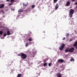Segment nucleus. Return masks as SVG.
<instances>
[{
    "label": "nucleus",
    "mask_w": 77,
    "mask_h": 77,
    "mask_svg": "<svg viewBox=\"0 0 77 77\" xmlns=\"http://www.w3.org/2000/svg\"><path fill=\"white\" fill-rule=\"evenodd\" d=\"M21 58L22 59H26V58H27V54H25L21 53Z\"/></svg>",
    "instance_id": "1"
},
{
    "label": "nucleus",
    "mask_w": 77,
    "mask_h": 77,
    "mask_svg": "<svg viewBox=\"0 0 77 77\" xmlns=\"http://www.w3.org/2000/svg\"><path fill=\"white\" fill-rule=\"evenodd\" d=\"M74 10H72V9H70L69 14L70 17H72V15L74 14Z\"/></svg>",
    "instance_id": "2"
},
{
    "label": "nucleus",
    "mask_w": 77,
    "mask_h": 77,
    "mask_svg": "<svg viewBox=\"0 0 77 77\" xmlns=\"http://www.w3.org/2000/svg\"><path fill=\"white\" fill-rule=\"evenodd\" d=\"M65 44L63 43L60 46L59 49L60 51H62L64 47H65Z\"/></svg>",
    "instance_id": "3"
},
{
    "label": "nucleus",
    "mask_w": 77,
    "mask_h": 77,
    "mask_svg": "<svg viewBox=\"0 0 77 77\" xmlns=\"http://www.w3.org/2000/svg\"><path fill=\"white\" fill-rule=\"evenodd\" d=\"M74 48H70L69 49V52L70 53H72V52H74Z\"/></svg>",
    "instance_id": "4"
},
{
    "label": "nucleus",
    "mask_w": 77,
    "mask_h": 77,
    "mask_svg": "<svg viewBox=\"0 0 77 77\" xmlns=\"http://www.w3.org/2000/svg\"><path fill=\"white\" fill-rule=\"evenodd\" d=\"M58 62H60V63H63V62H64V60L62 59H60L58 60Z\"/></svg>",
    "instance_id": "5"
},
{
    "label": "nucleus",
    "mask_w": 77,
    "mask_h": 77,
    "mask_svg": "<svg viewBox=\"0 0 77 77\" xmlns=\"http://www.w3.org/2000/svg\"><path fill=\"white\" fill-rule=\"evenodd\" d=\"M59 8V4L57 3L56 4L55 6V9H56V10H57V9H58Z\"/></svg>",
    "instance_id": "6"
},
{
    "label": "nucleus",
    "mask_w": 77,
    "mask_h": 77,
    "mask_svg": "<svg viewBox=\"0 0 77 77\" xmlns=\"http://www.w3.org/2000/svg\"><path fill=\"white\" fill-rule=\"evenodd\" d=\"M73 47H75L76 49H77V41L73 45Z\"/></svg>",
    "instance_id": "7"
},
{
    "label": "nucleus",
    "mask_w": 77,
    "mask_h": 77,
    "mask_svg": "<svg viewBox=\"0 0 77 77\" xmlns=\"http://www.w3.org/2000/svg\"><path fill=\"white\" fill-rule=\"evenodd\" d=\"M69 5H70V2L68 1L67 2L66 5V6H69Z\"/></svg>",
    "instance_id": "8"
},
{
    "label": "nucleus",
    "mask_w": 77,
    "mask_h": 77,
    "mask_svg": "<svg viewBox=\"0 0 77 77\" xmlns=\"http://www.w3.org/2000/svg\"><path fill=\"white\" fill-rule=\"evenodd\" d=\"M4 7H5V5H4V4H2L0 5V8H3Z\"/></svg>",
    "instance_id": "9"
},
{
    "label": "nucleus",
    "mask_w": 77,
    "mask_h": 77,
    "mask_svg": "<svg viewBox=\"0 0 77 77\" xmlns=\"http://www.w3.org/2000/svg\"><path fill=\"white\" fill-rule=\"evenodd\" d=\"M65 52L66 53H68V52H69V48H67L65 50Z\"/></svg>",
    "instance_id": "10"
},
{
    "label": "nucleus",
    "mask_w": 77,
    "mask_h": 77,
    "mask_svg": "<svg viewBox=\"0 0 77 77\" xmlns=\"http://www.w3.org/2000/svg\"><path fill=\"white\" fill-rule=\"evenodd\" d=\"M7 35H11V33H10V32L9 30H8L7 32Z\"/></svg>",
    "instance_id": "11"
},
{
    "label": "nucleus",
    "mask_w": 77,
    "mask_h": 77,
    "mask_svg": "<svg viewBox=\"0 0 77 77\" xmlns=\"http://www.w3.org/2000/svg\"><path fill=\"white\" fill-rule=\"evenodd\" d=\"M23 11V10L22 9H21L18 10V12L20 13V12H21Z\"/></svg>",
    "instance_id": "12"
},
{
    "label": "nucleus",
    "mask_w": 77,
    "mask_h": 77,
    "mask_svg": "<svg viewBox=\"0 0 77 77\" xmlns=\"http://www.w3.org/2000/svg\"><path fill=\"white\" fill-rule=\"evenodd\" d=\"M21 75H22L21 74H18L17 75V77H21Z\"/></svg>",
    "instance_id": "13"
},
{
    "label": "nucleus",
    "mask_w": 77,
    "mask_h": 77,
    "mask_svg": "<svg viewBox=\"0 0 77 77\" xmlns=\"http://www.w3.org/2000/svg\"><path fill=\"white\" fill-rule=\"evenodd\" d=\"M35 7V5H32L31 6V8L32 9H33Z\"/></svg>",
    "instance_id": "14"
},
{
    "label": "nucleus",
    "mask_w": 77,
    "mask_h": 77,
    "mask_svg": "<svg viewBox=\"0 0 77 77\" xmlns=\"http://www.w3.org/2000/svg\"><path fill=\"white\" fill-rule=\"evenodd\" d=\"M3 32L2 31H0V35H2L3 34Z\"/></svg>",
    "instance_id": "15"
},
{
    "label": "nucleus",
    "mask_w": 77,
    "mask_h": 77,
    "mask_svg": "<svg viewBox=\"0 0 77 77\" xmlns=\"http://www.w3.org/2000/svg\"><path fill=\"white\" fill-rule=\"evenodd\" d=\"M57 2V0H54V3H56Z\"/></svg>",
    "instance_id": "16"
},
{
    "label": "nucleus",
    "mask_w": 77,
    "mask_h": 77,
    "mask_svg": "<svg viewBox=\"0 0 77 77\" xmlns=\"http://www.w3.org/2000/svg\"><path fill=\"white\" fill-rule=\"evenodd\" d=\"M29 41H32V38H29Z\"/></svg>",
    "instance_id": "17"
},
{
    "label": "nucleus",
    "mask_w": 77,
    "mask_h": 77,
    "mask_svg": "<svg viewBox=\"0 0 77 77\" xmlns=\"http://www.w3.org/2000/svg\"><path fill=\"white\" fill-rule=\"evenodd\" d=\"M47 63H45L44 64V66H47Z\"/></svg>",
    "instance_id": "18"
},
{
    "label": "nucleus",
    "mask_w": 77,
    "mask_h": 77,
    "mask_svg": "<svg viewBox=\"0 0 77 77\" xmlns=\"http://www.w3.org/2000/svg\"><path fill=\"white\" fill-rule=\"evenodd\" d=\"M6 35H7V34H6V33H4V34L3 36H4V37H5V36H6Z\"/></svg>",
    "instance_id": "19"
},
{
    "label": "nucleus",
    "mask_w": 77,
    "mask_h": 77,
    "mask_svg": "<svg viewBox=\"0 0 77 77\" xmlns=\"http://www.w3.org/2000/svg\"><path fill=\"white\" fill-rule=\"evenodd\" d=\"M28 45H29V43H26V47H27V46H28Z\"/></svg>",
    "instance_id": "20"
},
{
    "label": "nucleus",
    "mask_w": 77,
    "mask_h": 77,
    "mask_svg": "<svg viewBox=\"0 0 77 77\" xmlns=\"http://www.w3.org/2000/svg\"><path fill=\"white\" fill-rule=\"evenodd\" d=\"M51 63H49V64H48L49 66L50 67V66H51Z\"/></svg>",
    "instance_id": "21"
},
{
    "label": "nucleus",
    "mask_w": 77,
    "mask_h": 77,
    "mask_svg": "<svg viewBox=\"0 0 77 77\" xmlns=\"http://www.w3.org/2000/svg\"><path fill=\"white\" fill-rule=\"evenodd\" d=\"M11 2H15V0H11Z\"/></svg>",
    "instance_id": "22"
},
{
    "label": "nucleus",
    "mask_w": 77,
    "mask_h": 77,
    "mask_svg": "<svg viewBox=\"0 0 77 77\" xmlns=\"http://www.w3.org/2000/svg\"><path fill=\"white\" fill-rule=\"evenodd\" d=\"M70 61H74V60L73 58H72L70 60Z\"/></svg>",
    "instance_id": "23"
},
{
    "label": "nucleus",
    "mask_w": 77,
    "mask_h": 77,
    "mask_svg": "<svg viewBox=\"0 0 77 77\" xmlns=\"http://www.w3.org/2000/svg\"><path fill=\"white\" fill-rule=\"evenodd\" d=\"M18 56H21V53H20L18 54Z\"/></svg>",
    "instance_id": "24"
},
{
    "label": "nucleus",
    "mask_w": 77,
    "mask_h": 77,
    "mask_svg": "<svg viewBox=\"0 0 77 77\" xmlns=\"http://www.w3.org/2000/svg\"><path fill=\"white\" fill-rule=\"evenodd\" d=\"M1 12H2V13H3V14H4L5 13V12H4V11H3V10H1Z\"/></svg>",
    "instance_id": "25"
},
{
    "label": "nucleus",
    "mask_w": 77,
    "mask_h": 77,
    "mask_svg": "<svg viewBox=\"0 0 77 77\" xmlns=\"http://www.w3.org/2000/svg\"><path fill=\"white\" fill-rule=\"evenodd\" d=\"M69 33H67L66 34V36H69Z\"/></svg>",
    "instance_id": "26"
},
{
    "label": "nucleus",
    "mask_w": 77,
    "mask_h": 77,
    "mask_svg": "<svg viewBox=\"0 0 77 77\" xmlns=\"http://www.w3.org/2000/svg\"><path fill=\"white\" fill-rule=\"evenodd\" d=\"M12 5H13V4H12V3H10V4H9V6Z\"/></svg>",
    "instance_id": "27"
},
{
    "label": "nucleus",
    "mask_w": 77,
    "mask_h": 77,
    "mask_svg": "<svg viewBox=\"0 0 77 77\" xmlns=\"http://www.w3.org/2000/svg\"><path fill=\"white\" fill-rule=\"evenodd\" d=\"M65 38L64 37L63 39V40H65Z\"/></svg>",
    "instance_id": "28"
},
{
    "label": "nucleus",
    "mask_w": 77,
    "mask_h": 77,
    "mask_svg": "<svg viewBox=\"0 0 77 77\" xmlns=\"http://www.w3.org/2000/svg\"><path fill=\"white\" fill-rule=\"evenodd\" d=\"M29 45H31V44H32V42H29Z\"/></svg>",
    "instance_id": "29"
},
{
    "label": "nucleus",
    "mask_w": 77,
    "mask_h": 77,
    "mask_svg": "<svg viewBox=\"0 0 77 77\" xmlns=\"http://www.w3.org/2000/svg\"><path fill=\"white\" fill-rule=\"evenodd\" d=\"M6 2H9V0H6Z\"/></svg>",
    "instance_id": "30"
},
{
    "label": "nucleus",
    "mask_w": 77,
    "mask_h": 77,
    "mask_svg": "<svg viewBox=\"0 0 77 77\" xmlns=\"http://www.w3.org/2000/svg\"><path fill=\"white\" fill-rule=\"evenodd\" d=\"M72 41V39H70V41Z\"/></svg>",
    "instance_id": "31"
},
{
    "label": "nucleus",
    "mask_w": 77,
    "mask_h": 77,
    "mask_svg": "<svg viewBox=\"0 0 77 77\" xmlns=\"http://www.w3.org/2000/svg\"><path fill=\"white\" fill-rule=\"evenodd\" d=\"M75 0H72V2H74V1H75Z\"/></svg>",
    "instance_id": "32"
},
{
    "label": "nucleus",
    "mask_w": 77,
    "mask_h": 77,
    "mask_svg": "<svg viewBox=\"0 0 77 77\" xmlns=\"http://www.w3.org/2000/svg\"><path fill=\"white\" fill-rule=\"evenodd\" d=\"M75 4L76 5H77V2L75 3Z\"/></svg>",
    "instance_id": "33"
},
{
    "label": "nucleus",
    "mask_w": 77,
    "mask_h": 77,
    "mask_svg": "<svg viewBox=\"0 0 77 77\" xmlns=\"http://www.w3.org/2000/svg\"><path fill=\"white\" fill-rule=\"evenodd\" d=\"M27 6V5H25V6Z\"/></svg>",
    "instance_id": "34"
},
{
    "label": "nucleus",
    "mask_w": 77,
    "mask_h": 77,
    "mask_svg": "<svg viewBox=\"0 0 77 77\" xmlns=\"http://www.w3.org/2000/svg\"><path fill=\"white\" fill-rule=\"evenodd\" d=\"M76 9H77V6H76Z\"/></svg>",
    "instance_id": "35"
},
{
    "label": "nucleus",
    "mask_w": 77,
    "mask_h": 77,
    "mask_svg": "<svg viewBox=\"0 0 77 77\" xmlns=\"http://www.w3.org/2000/svg\"><path fill=\"white\" fill-rule=\"evenodd\" d=\"M0 9H1V8H0Z\"/></svg>",
    "instance_id": "36"
}]
</instances>
